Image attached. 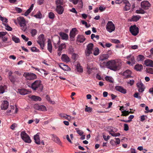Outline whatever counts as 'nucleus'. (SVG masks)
Returning a JSON list of instances; mask_svg holds the SVG:
<instances>
[{
  "instance_id": "nucleus-54",
  "label": "nucleus",
  "mask_w": 153,
  "mask_h": 153,
  "mask_svg": "<svg viewBox=\"0 0 153 153\" xmlns=\"http://www.w3.org/2000/svg\"><path fill=\"white\" fill-rule=\"evenodd\" d=\"M59 115L60 117L65 118V119L66 117L67 116H68V115L64 113H61L59 114Z\"/></svg>"
},
{
  "instance_id": "nucleus-47",
  "label": "nucleus",
  "mask_w": 153,
  "mask_h": 153,
  "mask_svg": "<svg viewBox=\"0 0 153 153\" xmlns=\"http://www.w3.org/2000/svg\"><path fill=\"white\" fill-rule=\"evenodd\" d=\"M92 109L91 108L88 107L87 106H86V108L85 109V111L90 112L92 111Z\"/></svg>"
},
{
  "instance_id": "nucleus-43",
  "label": "nucleus",
  "mask_w": 153,
  "mask_h": 153,
  "mask_svg": "<svg viewBox=\"0 0 153 153\" xmlns=\"http://www.w3.org/2000/svg\"><path fill=\"white\" fill-rule=\"evenodd\" d=\"M7 34L6 32L1 31L0 32V38H2L6 36Z\"/></svg>"
},
{
  "instance_id": "nucleus-22",
  "label": "nucleus",
  "mask_w": 153,
  "mask_h": 153,
  "mask_svg": "<svg viewBox=\"0 0 153 153\" xmlns=\"http://www.w3.org/2000/svg\"><path fill=\"white\" fill-rule=\"evenodd\" d=\"M144 64L147 66L153 67V61L150 59H147L144 62Z\"/></svg>"
},
{
  "instance_id": "nucleus-61",
  "label": "nucleus",
  "mask_w": 153,
  "mask_h": 153,
  "mask_svg": "<svg viewBox=\"0 0 153 153\" xmlns=\"http://www.w3.org/2000/svg\"><path fill=\"white\" fill-rule=\"evenodd\" d=\"M144 56L142 55H139L137 57V59L138 61H140L143 60Z\"/></svg>"
},
{
  "instance_id": "nucleus-57",
  "label": "nucleus",
  "mask_w": 153,
  "mask_h": 153,
  "mask_svg": "<svg viewBox=\"0 0 153 153\" xmlns=\"http://www.w3.org/2000/svg\"><path fill=\"white\" fill-rule=\"evenodd\" d=\"M22 38L25 41L27 42L29 40V38H28L25 35H24L22 34L21 35Z\"/></svg>"
},
{
  "instance_id": "nucleus-8",
  "label": "nucleus",
  "mask_w": 153,
  "mask_h": 153,
  "mask_svg": "<svg viewBox=\"0 0 153 153\" xmlns=\"http://www.w3.org/2000/svg\"><path fill=\"white\" fill-rule=\"evenodd\" d=\"M115 28L114 24L111 21H108L106 25L107 30L109 32L111 33L114 30Z\"/></svg>"
},
{
  "instance_id": "nucleus-14",
  "label": "nucleus",
  "mask_w": 153,
  "mask_h": 153,
  "mask_svg": "<svg viewBox=\"0 0 153 153\" xmlns=\"http://www.w3.org/2000/svg\"><path fill=\"white\" fill-rule=\"evenodd\" d=\"M9 102L6 100H4L2 102L1 108L2 110H5L7 109L9 106Z\"/></svg>"
},
{
  "instance_id": "nucleus-63",
  "label": "nucleus",
  "mask_w": 153,
  "mask_h": 153,
  "mask_svg": "<svg viewBox=\"0 0 153 153\" xmlns=\"http://www.w3.org/2000/svg\"><path fill=\"white\" fill-rule=\"evenodd\" d=\"M15 10L18 13H20L22 11V10L21 9L18 7H16L15 8Z\"/></svg>"
},
{
  "instance_id": "nucleus-26",
  "label": "nucleus",
  "mask_w": 153,
  "mask_h": 153,
  "mask_svg": "<svg viewBox=\"0 0 153 153\" xmlns=\"http://www.w3.org/2000/svg\"><path fill=\"white\" fill-rule=\"evenodd\" d=\"M34 139L36 143L37 144H40V142L39 136L38 133L35 135L34 136Z\"/></svg>"
},
{
  "instance_id": "nucleus-7",
  "label": "nucleus",
  "mask_w": 153,
  "mask_h": 153,
  "mask_svg": "<svg viewBox=\"0 0 153 153\" xmlns=\"http://www.w3.org/2000/svg\"><path fill=\"white\" fill-rule=\"evenodd\" d=\"M94 46L92 43H89L87 46L85 50V54L87 56H88L91 54L92 53Z\"/></svg>"
},
{
  "instance_id": "nucleus-1",
  "label": "nucleus",
  "mask_w": 153,
  "mask_h": 153,
  "mask_svg": "<svg viewBox=\"0 0 153 153\" xmlns=\"http://www.w3.org/2000/svg\"><path fill=\"white\" fill-rule=\"evenodd\" d=\"M123 62L120 60L109 61L106 63L103 62V65H105L107 68L115 71L120 69Z\"/></svg>"
},
{
  "instance_id": "nucleus-60",
  "label": "nucleus",
  "mask_w": 153,
  "mask_h": 153,
  "mask_svg": "<svg viewBox=\"0 0 153 153\" xmlns=\"http://www.w3.org/2000/svg\"><path fill=\"white\" fill-rule=\"evenodd\" d=\"M31 10L29 9H28L27 11L25 13L24 15L25 16H27L31 12Z\"/></svg>"
},
{
  "instance_id": "nucleus-46",
  "label": "nucleus",
  "mask_w": 153,
  "mask_h": 153,
  "mask_svg": "<svg viewBox=\"0 0 153 153\" xmlns=\"http://www.w3.org/2000/svg\"><path fill=\"white\" fill-rule=\"evenodd\" d=\"M109 133L112 136H113V137H117V136H119L120 135V134L119 133H114L113 132H109Z\"/></svg>"
},
{
  "instance_id": "nucleus-12",
  "label": "nucleus",
  "mask_w": 153,
  "mask_h": 153,
  "mask_svg": "<svg viewBox=\"0 0 153 153\" xmlns=\"http://www.w3.org/2000/svg\"><path fill=\"white\" fill-rule=\"evenodd\" d=\"M151 4L147 1H143L141 3L142 8L144 10H147L151 6Z\"/></svg>"
},
{
  "instance_id": "nucleus-25",
  "label": "nucleus",
  "mask_w": 153,
  "mask_h": 153,
  "mask_svg": "<svg viewBox=\"0 0 153 153\" xmlns=\"http://www.w3.org/2000/svg\"><path fill=\"white\" fill-rule=\"evenodd\" d=\"M77 31V29L76 28H73L72 29L70 33V36L71 38H74L75 37Z\"/></svg>"
},
{
  "instance_id": "nucleus-32",
  "label": "nucleus",
  "mask_w": 153,
  "mask_h": 153,
  "mask_svg": "<svg viewBox=\"0 0 153 153\" xmlns=\"http://www.w3.org/2000/svg\"><path fill=\"white\" fill-rule=\"evenodd\" d=\"M87 69H88V74H90L92 70L93 69V64H90L89 65V63L87 64Z\"/></svg>"
},
{
  "instance_id": "nucleus-15",
  "label": "nucleus",
  "mask_w": 153,
  "mask_h": 153,
  "mask_svg": "<svg viewBox=\"0 0 153 153\" xmlns=\"http://www.w3.org/2000/svg\"><path fill=\"white\" fill-rule=\"evenodd\" d=\"M34 108L35 109L42 111H46V108L44 105H39L38 104L34 105Z\"/></svg>"
},
{
  "instance_id": "nucleus-42",
  "label": "nucleus",
  "mask_w": 153,
  "mask_h": 153,
  "mask_svg": "<svg viewBox=\"0 0 153 153\" xmlns=\"http://www.w3.org/2000/svg\"><path fill=\"white\" fill-rule=\"evenodd\" d=\"M136 12L137 13H140L142 14H143L146 13V12L143 10L141 8H140L139 10H137Z\"/></svg>"
},
{
  "instance_id": "nucleus-64",
  "label": "nucleus",
  "mask_w": 153,
  "mask_h": 153,
  "mask_svg": "<svg viewBox=\"0 0 153 153\" xmlns=\"http://www.w3.org/2000/svg\"><path fill=\"white\" fill-rule=\"evenodd\" d=\"M134 81L133 80H131L128 82V84H129L131 86L132 85H133L134 83Z\"/></svg>"
},
{
  "instance_id": "nucleus-51",
  "label": "nucleus",
  "mask_w": 153,
  "mask_h": 153,
  "mask_svg": "<svg viewBox=\"0 0 153 153\" xmlns=\"http://www.w3.org/2000/svg\"><path fill=\"white\" fill-rule=\"evenodd\" d=\"M9 78L11 82H15V79L13 76H9Z\"/></svg>"
},
{
  "instance_id": "nucleus-4",
  "label": "nucleus",
  "mask_w": 153,
  "mask_h": 153,
  "mask_svg": "<svg viewBox=\"0 0 153 153\" xmlns=\"http://www.w3.org/2000/svg\"><path fill=\"white\" fill-rule=\"evenodd\" d=\"M20 136L22 139L25 142L28 143L31 142L30 137L25 131H22L21 132Z\"/></svg>"
},
{
  "instance_id": "nucleus-52",
  "label": "nucleus",
  "mask_w": 153,
  "mask_h": 153,
  "mask_svg": "<svg viewBox=\"0 0 153 153\" xmlns=\"http://www.w3.org/2000/svg\"><path fill=\"white\" fill-rule=\"evenodd\" d=\"M31 51L32 52H39V49H37L35 47H33L31 49Z\"/></svg>"
},
{
  "instance_id": "nucleus-23",
  "label": "nucleus",
  "mask_w": 153,
  "mask_h": 153,
  "mask_svg": "<svg viewBox=\"0 0 153 153\" xmlns=\"http://www.w3.org/2000/svg\"><path fill=\"white\" fill-rule=\"evenodd\" d=\"M47 49L50 53L52 52V45L51 41L50 39H48V41Z\"/></svg>"
},
{
  "instance_id": "nucleus-29",
  "label": "nucleus",
  "mask_w": 153,
  "mask_h": 153,
  "mask_svg": "<svg viewBox=\"0 0 153 153\" xmlns=\"http://www.w3.org/2000/svg\"><path fill=\"white\" fill-rule=\"evenodd\" d=\"M18 92L21 95H25L28 94L29 91L24 89L18 90Z\"/></svg>"
},
{
  "instance_id": "nucleus-36",
  "label": "nucleus",
  "mask_w": 153,
  "mask_h": 153,
  "mask_svg": "<svg viewBox=\"0 0 153 153\" xmlns=\"http://www.w3.org/2000/svg\"><path fill=\"white\" fill-rule=\"evenodd\" d=\"M140 17L139 16H134L132 17L131 19V21L136 22L140 18Z\"/></svg>"
},
{
  "instance_id": "nucleus-18",
  "label": "nucleus",
  "mask_w": 153,
  "mask_h": 153,
  "mask_svg": "<svg viewBox=\"0 0 153 153\" xmlns=\"http://www.w3.org/2000/svg\"><path fill=\"white\" fill-rule=\"evenodd\" d=\"M59 67L65 71H69L71 69L70 67L68 65H65L63 63H60L59 65Z\"/></svg>"
},
{
  "instance_id": "nucleus-50",
  "label": "nucleus",
  "mask_w": 153,
  "mask_h": 153,
  "mask_svg": "<svg viewBox=\"0 0 153 153\" xmlns=\"http://www.w3.org/2000/svg\"><path fill=\"white\" fill-rule=\"evenodd\" d=\"M34 16L36 18L40 19L42 17V14L40 13L39 12L37 13L36 15H35Z\"/></svg>"
},
{
  "instance_id": "nucleus-11",
  "label": "nucleus",
  "mask_w": 153,
  "mask_h": 153,
  "mask_svg": "<svg viewBox=\"0 0 153 153\" xmlns=\"http://www.w3.org/2000/svg\"><path fill=\"white\" fill-rule=\"evenodd\" d=\"M120 74L124 77V78H128L132 77V72L129 70H127L123 72H121Z\"/></svg>"
},
{
  "instance_id": "nucleus-58",
  "label": "nucleus",
  "mask_w": 153,
  "mask_h": 153,
  "mask_svg": "<svg viewBox=\"0 0 153 153\" xmlns=\"http://www.w3.org/2000/svg\"><path fill=\"white\" fill-rule=\"evenodd\" d=\"M124 129L126 131H127L129 129V127L128 125L127 124L125 123L124 124Z\"/></svg>"
},
{
  "instance_id": "nucleus-5",
  "label": "nucleus",
  "mask_w": 153,
  "mask_h": 153,
  "mask_svg": "<svg viewBox=\"0 0 153 153\" xmlns=\"http://www.w3.org/2000/svg\"><path fill=\"white\" fill-rule=\"evenodd\" d=\"M45 40L44 38V36L43 34H41L38 38L37 42L40 45V47L42 49H44V42Z\"/></svg>"
},
{
  "instance_id": "nucleus-56",
  "label": "nucleus",
  "mask_w": 153,
  "mask_h": 153,
  "mask_svg": "<svg viewBox=\"0 0 153 153\" xmlns=\"http://www.w3.org/2000/svg\"><path fill=\"white\" fill-rule=\"evenodd\" d=\"M74 117H72L70 115H68L66 117V119L68 121H70L74 119Z\"/></svg>"
},
{
  "instance_id": "nucleus-38",
  "label": "nucleus",
  "mask_w": 153,
  "mask_h": 153,
  "mask_svg": "<svg viewBox=\"0 0 153 153\" xmlns=\"http://www.w3.org/2000/svg\"><path fill=\"white\" fill-rule=\"evenodd\" d=\"M105 79L106 81L110 82H113V79L111 76H106Z\"/></svg>"
},
{
  "instance_id": "nucleus-55",
  "label": "nucleus",
  "mask_w": 153,
  "mask_h": 153,
  "mask_svg": "<svg viewBox=\"0 0 153 153\" xmlns=\"http://www.w3.org/2000/svg\"><path fill=\"white\" fill-rule=\"evenodd\" d=\"M17 126V124L16 123H13L12 125L10 126V128L13 130H14L15 129V128Z\"/></svg>"
},
{
  "instance_id": "nucleus-37",
  "label": "nucleus",
  "mask_w": 153,
  "mask_h": 153,
  "mask_svg": "<svg viewBox=\"0 0 153 153\" xmlns=\"http://www.w3.org/2000/svg\"><path fill=\"white\" fill-rule=\"evenodd\" d=\"M12 39L16 43H19L20 42L19 39L18 37L14 36H12Z\"/></svg>"
},
{
  "instance_id": "nucleus-17",
  "label": "nucleus",
  "mask_w": 153,
  "mask_h": 153,
  "mask_svg": "<svg viewBox=\"0 0 153 153\" xmlns=\"http://www.w3.org/2000/svg\"><path fill=\"white\" fill-rule=\"evenodd\" d=\"M115 88L117 91H119L121 93L124 94L126 93V90L121 86H115Z\"/></svg>"
},
{
  "instance_id": "nucleus-6",
  "label": "nucleus",
  "mask_w": 153,
  "mask_h": 153,
  "mask_svg": "<svg viewBox=\"0 0 153 153\" xmlns=\"http://www.w3.org/2000/svg\"><path fill=\"white\" fill-rule=\"evenodd\" d=\"M23 76L26 79L28 80H32L36 78V76L34 74L27 72L24 73Z\"/></svg>"
},
{
  "instance_id": "nucleus-35",
  "label": "nucleus",
  "mask_w": 153,
  "mask_h": 153,
  "mask_svg": "<svg viewBox=\"0 0 153 153\" xmlns=\"http://www.w3.org/2000/svg\"><path fill=\"white\" fill-rule=\"evenodd\" d=\"M93 54L95 56L98 55L100 53V51L99 48H95L93 50Z\"/></svg>"
},
{
  "instance_id": "nucleus-39",
  "label": "nucleus",
  "mask_w": 153,
  "mask_h": 153,
  "mask_svg": "<svg viewBox=\"0 0 153 153\" xmlns=\"http://www.w3.org/2000/svg\"><path fill=\"white\" fill-rule=\"evenodd\" d=\"M66 45L65 43L61 44L59 46L58 48L59 51H62V50L66 48Z\"/></svg>"
},
{
  "instance_id": "nucleus-13",
  "label": "nucleus",
  "mask_w": 153,
  "mask_h": 153,
  "mask_svg": "<svg viewBox=\"0 0 153 153\" xmlns=\"http://www.w3.org/2000/svg\"><path fill=\"white\" fill-rule=\"evenodd\" d=\"M137 86L138 88V91L140 92H143L145 88L144 85L141 82H139L137 83Z\"/></svg>"
},
{
  "instance_id": "nucleus-31",
  "label": "nucleus",
  "mask_w": 153,
  "mask_h": 153,
  "mask_svg": "<svg viewBox=\"0 0 153 153\" xmlns=\"http://www.w3.org/2000/svg\"><path fill=\"white\" fill-rule=\"evenodd\" d=\"M134 68L137 71H140L143 69V66L141 65L137 64L135 66Z\"/></svg>"
},
{
  "instance_id": "nucleus-20",
  "label": "nucleus",
  "mask_w": 153,
  "mask_h": 153,
  "mask_svg": "<svg viewBox=\"0 0 153 153\" xmlns=\"http://www.w3.org/2000/svg\"><path fill=\"white\" fill-rule=\"evenodd\" d=\"M62 60L64 62H68L71 61L70 58L66 54H64L61 57Z\"/></svg>"
},
{
  "instance_id": "nucleus-2",
  "label": "nucleus",
  "mask_w": 153,
  "mask_h": 153,
  "mask_svg": "<svg viewBox=\"0 0 153 153\" xmlns=\"http://www.w3.org/2000/svg\"><path fill=\"white\" fill-rule=\"evenodd\" d=\"M33 90L37 91L39 92L42 91L43 89V86L40 80H37L33 83L30 87Z\"/></svg>"
},
{
  "instance_id": "nucleus-19",
  "label": "nucleus",
  "mask_w": 153,
  "mask_h": 153,
  "mask_svg": "<svg viewBox=\"0 0 153 153\" xmlns=\"http://www.w3.org/2000/svg\"><path fill=\"white\" fill-rule=\"evenodd\" d=\"M123 2L125 4L124 10L128 11L130 9L131 4L127 0H123Z\"/></svg>"
},
{
  "instance_id": "nucleus-53",
  "label": "nucleus",
  "mask_w": 153,
  "mask_h": 153,
  "mask_svg": "<svg viewBox=\"0 0 153 153\" xmlns=\"http://www.w3.org/2000/svg\"><path fill=\"white\" fill-rule=\"evenodd\" d=\"M134 97L140 99H141V97L139 96V93H135L134 95Z\"/></svg>"
},
{
  "instance_id": "nucleus-10",
  "label": "nucleus",
  "mask_w": 153,
  "mask_h": 153,
  "mask_svg": "<svg viewBox=\"0 0 153 153\" xmlns=\"http://www.w3.org/2000/svg\"><path fill=\"white\" fill-rule=\"evenodd\" d=\"M126 59L128 60L127 62V63L129 65H132L135 63V58L134 56L132 55H129L127 56Z\"/></svg>"
},
{
  "instance_id": "nucleus-30",
  "label": "nucleus",
  "mask_w": 153,
  "mask_h": 153,
  "mask_svg": "<svg viewBox=\"0 0 153 153\" xmlns=\"http://www.w3.org/2000/svg\"><path fill=\"white\" fill-rule=\"evenodd\" d=\"M7 90V87L5 85L0 86V93L3 94L5 91H6Z\"/></svg>"
},
{
  "instance_id": "nucleus-59",
  "label": "nucleus",
  "mask_w": 153,
  "mask_h": 153,
  "mask_svg": "<svg viewBox=\"0 0 153 153\" xmlns=\"http://www.w3.org/2000/svg\"><path fill=\"white\" fill-rule=\"evenodd\" d=\"M103 137L105 140L107 141L108 139H109L110 137L108 135L106 137L105 135L103 134Z\"/></svg>"
},
{
  "instance_id": "nucleus-40",
  "label": "nucleus",
  "mask_w": 153,
  "mask_h": 153,
  "mask_svg": "<svg viewBox=\"0 0 153 153\" xmlns=\"http://www.w3.org/2000/svg\"><path fill=\"white\" fill-rule=\"evenodd\" d=\"M46 98L47 101H48L50 103L52 104H55V102L53 101H52L49 97V96L48 95H46Z\"/></svg>"
},
{
  "instance_id": "nucleus-44",
  "label": "nucleus",
  "mask_w": 153,
  "mask_h": 153,
  "mask_svg": "<svg viewBox=\"0 0 153 153\" xmlns=\"http://www.w3.org/2000/svg\"><path fill=\"white\" fill-rule=\"evenodd\" d=\"M122 115L124 116H126L128 115L130 113L129 111H126V110H124L123 111H122Z\"/></svg>"
},
{
  "instance_id": "nucleus-16",
  "label": "nucleus",
  "mask_w": 153,
  "mask_h": 153,
  "mask_svg": "<svg viewBox=\"0 0 153 153\" xmlns=\"http://www.w3.org/2000/svg\"><path fill=\"white\" fill-rule=\"evenodd\" d=\"M52 140L56 143L60 145L61 144V142L58 137L54 134L51 135Z\"/></svg>"
},
{
  "instance_id": "nucleus-41",
  "label": "nucleus",
  "mask_w": 153,
  "mask_h": 153,
  "mask_svg": "<svg viewBox=\"0 0 153 153\" xmlns=\"http://www.w3.org/2000/svg\"><path fill=\"white\" fill-rule=\"evenodd\" d=\"M30 33L32 36L36 35L37 33V31L35 29H32L31 30Z\"/></svg>"
},
{
  "instance_id": "nucleus-62",
  "label": "nucleus",
  "mask_w": 153,
  "mask_h": 153,
  "mask_svg": "<svg viewBox=\"0 0 153 153\" xmlns=\"http://www.w3.org/2000/svg\"><path fill=\"white\" fill-rule=\"evenodd\" d=\"M112 45V44L110 43H105V48H109Z\"/></svg>"
},
{
  "instance_id": "nucleus-27",
  "label": "nucleus",
  "mask_w": 153,
  "mask_h": 153,
  "mask_svg": "<svg viewBox=\"0 0 153 153\" xmlns=\"http://www.w3.org/2000/svg\"><path fill=\"white\" fill-rule=\"evenodd\" d=\"M77 71L79 73H82L83 71V69L79 63H78L75 65Z\"/></svg>"
},
{
  "instance_id": "nucleus-33",
  "label": "nucleus",
  "mask_w": 153,
  "mask_h": 153,
  "mask_svg": "<svg viewBox=\"0 0 153 153\" xmlns=\"http://www.w3.org/2000/svg\"><path fill=\"white\" fill-rule=\"evenodd\" d=\"M55 3L56 6H61L64 3L63 0H56Z\"/></svg>"
},
{
  "instance_id": "nucleus-21",
  "label": "nucleus",
  "mask_w": 153,
  "mask_h": 153,
  "mask_svg": "<svg viewBox=\"0 0 153 153\" xmlns=\"http://www.w3.org/2000/svg\"><path fill=\"white\" fill-rule=\"evenodd\" d=\"M64 10V9L62 6H56V10L59 14H62L63 13Z\"/></svg>"
},
{
  "instance_id": "nucleus-24",
  "label": "nucleus",
  "mask_w": 153,
  "mask_h": 153,
  "mask_svg": "<svg viewBox=\"0 0 153 153\" xmlns=\"http://www.w3.org/2000/svg\"><path fill=\"white\" fill-rule=\"evenodd\" d=\"M59 34L62 39L66 40L68 39V36L67 34L61 32L59 33Z\"/></svg>"
},
{
  "instance_id": "nucleus-3",
  "label": "nucleus",
  "mask_w": 153,
  "mask_h": 153,
  "mask_svg": "<svg viewBox=\"0 0 153 153\" xmlns=\"http://www.w3.org/2000/svg\"><path fill=\"white\" fill-rule=\"evenodd\" d=\"M18 22L21 27L22 30L25 31L26 30L25 21L24 18L22 16H20L17 18Z\"/></svg>"
},
{
  "instance_id": "nucleus-45",
  "label": "nucleus",
  "mask_w": 153,
  "mask_h": 153,
  "mask_svg": "<svg viewBox=\"0 0 153 153\" xmlns=\"http://www.w3.org/2000/svg\"><path fill=\"white\" fill-rule=\"evenodd\" d=\"M81 22H82V24H83V25H85V26L87 28H88V27H90L91 26V25L89 24L88 25V24L84 20H81Z\"/></svg>"
},
{
  "instance_id": "nucleus-9",
  "label": "nucleus",
  "mask_w": 153,
  "mask_h": 153,
  "mask_svg": "<svg viewBox=\"0 0 153 153\" xmlns=\"http://www.w3.org/2000/svg\"><path fill=\"white\" fill-rule=\"evenodd\" d=\"M129 31L134 36H136L139 33V28L135 25L131 26L129 28Z\"/></svg>"
},
{
  "instance_id": "nucleus-28",
  "label": "nucleus",
  "mask_w": 153,
  "mask_h": 153,
  "mask_svg": "<svg viewBox=\"0 0 153 153\" xmlns=\"http://www.w3.org/2000/svg\"><path fill=\"white\" fill-rule=\"evenodd\" d=\"M108 57L109 56L108 54H103L100 55L99 59L100 61H101V63L104 60L107 59Z\"/></svg>"
},
{
  "instance_id": "nucleus-49",
  "label": "nucleus",
  "mask_w": 153,
  "mask_h": 153,
  "mask_svg": "<svg viewBox=\"0 0 153 153\" xmlns=\"http://www.w3.org/2000/svg\"><path fill=\"white\" fill-rule=\"evenodd\" d=\"M75 129L76 130V131L77 133L80 136H82L83 134V132L80 130L78 129V128H76Z\"/></svg>"
},
{
  "instance_id": "nucleus-48",
  "label": "nucleus",
  "mask_w": 153,
  "mask_h": 153,
  "mask_svg": "<svg viewBox=\"0 0 153 153\" xmlns=\"http://www.w3.org/2000/svg\"><path fill=\"white\" fill-rule=\"evenodd\" d=\"M48 16L49 18L53 19L55 17L54 14L52 12H50L48 14Z\"/></svg>"
},
{
  "instance_id": "nucleus-34",
  "label": "nucleus",
  "mask_w": 153,
  "mask_h": 153,
  "mask_svg": "<svg viewBox=\"0 0 153 153\" xmlns=\"http://www.w3.org/2000/svg\"><path fill=\"white\" fill-rule=\"evenodd\" d=\"M30 98L31 99L35 101H40L41 100V99L40 97H39L36 96L35 95L32 96L30 97Z\"/></svg>"
}]
</instances>
